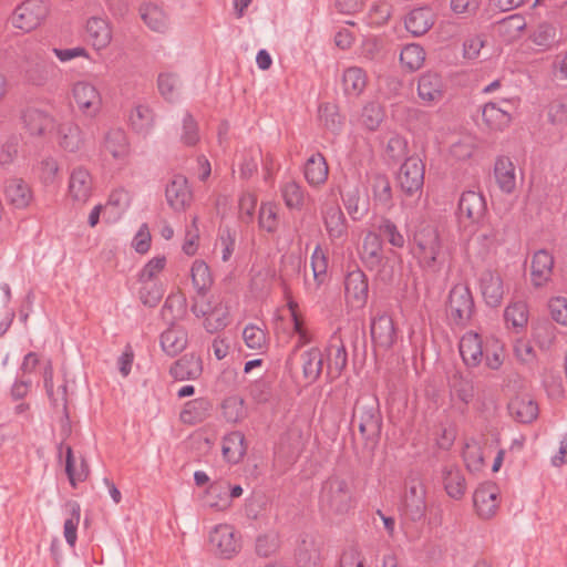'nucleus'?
Listing matches in <instances>:
<instances>
[{
    "label": "nucleus",
    "mask_w": 567,
    "mask_h": 567,
    "mask_svg": "<svg viewBox=\"0 0 567 567\" xmlns=\"http://www.w3.org/2000/svg\"><path fill=\"white\" fill-rule=\"evenodd\" d=\"M355 476L352 473L334 471L322 483L319 492V507L333 516H347L354 511L358 498L354 495Z\"/></svg>",
    "instance_id": "f257e3e1"
},
{
    "label": "nucleus",
    "mask_w": 567,
    "mask_h": 567,
    "mask_svg": "<svg viewBox=\"0 0 567 567\" xmlns=\"http://www.w3.org/2000/svg\"><path fill=\"white\" fill-rule=\"evenodd\" d=\"M458 350L467 368H477L483 362L489 370H499L506 357L504 342L495 336H486L475 331L464 333L458 342Z\"/></svg>",
    "instance_id": "f03ea898"
},
{
    "label": "nucleus",
    "mask_w": 567,
    "mask_h": 567,
    "mask_svg": "<svg viewBox=\"0 0 567 567\" xmlns=\"http://www.w3.org/2000/svg\"><path fill=\"white\" fill-rule=\"evenodd\" d=\"M193 313L203 318L204 328L214 333L223 330L229 322V307L221 293H199L192 306Z\"/></svg>",
    "instance_id": "7ed1b4c3"
},
{
    "label": "nucleus",
    "mask_w": 567,
    "mask_h": 567,
    "mask_svg": "<svg viewBox=\"0 0 567 567\" xmlns=\"http://www.w3.org/2000/svg\"><path fill=\"white\" fill-rule=\"evenodd\" d=\"M413 254L419 265L426 270L437 271L442 266V243L435 227L426 225L414 234Z\"/></svg>",
    "instance_id": "20e7f679"
},
{
    "label": "nucleus",
    "mask_w": 567,
    "mask_h": 567,
    "mask_svg": "<svg viewBox=\"0 0 567 567\" xmlns=\"http://www.w3.org/2000/svg\"><path fill=\"white\" fill-rule=\"evenodd\" d=\"M446 317L457 327H465L475 313V303L472 291L467 284H455L447 297Z\"/></svg>",
    "instance_id": "39448f33"
},
{
    "label": "nucleus",
    "mask_w": 567,
    "mask_h": 567,
    "mask_svg": "<svg viewBox=\"0 0 567 567\" xmlns=\"http://www.w3.org/2000/svg\"><path fill=\"white\" fill-rule=\"evenodd\" d=\"M359 432L367 442L377 443L381 435L382 416L378 403L369 398L359 399L353 411Z\"/></svg>",
    "instance_id": "423d86ee"
},
{
    "label": "nucleus",
    "mask_w": 567,
    "mask_h": 567,
    "mask_svg": "<svg viewBox=\"0 0 567 567\" xmlns=\"http://www.w3.org/2000/svg\"><path fill=\"white\" fill-rule=\"evenodd\" d=\"M71 103L82 115L95 117L102 110L103 99L94 84L78 81L71 89Z\"/></svg>",
    "instance_id": "0eeeda50"
},
{
    "label": "nucleus",
    "mask_w": 567,
    "mask_h": 567,
    "mask_svg": "<svg viewBox=\"0 0 567 567\" xmlns=\"http://www.w3.org/2000/svg\"><path fill=\"white\" fill-rule=\"evenodd\" d=\"M101 154L104 162L124 167L128 164L131 145L126 133L121 128L110 130L103 140Z\"/></svg>",
    "instance_id": "6e6552de"
},
{
    "label": "nucleus",
    "mask_w": 567,
    "mask_h": 567,
    "mask_svg": "<svg viewBox=\"0 0 567 567\" xmlns=\"http://www.w3.org/2000/svg\"><path fill=\"white\" fill-rule=\"evenodd\" d=\"M49 14V7L42 0H25L12 14L14 28L30 32L40 27Z\"/></svg>",
    "instance_id": "1a4fd4ad"
},
{
    "label": "nucleus",
    "mask_w": 567,
    "mask_h": 567,
    "mask_svg": "<svg viewBox=\"0 0 567 567\" xmlns=\"http://www.w3.org/2000/svg\"><path fill=\"white\" fill-rule=\"evenodd\" d=\"M209 543L221 558H233L241 549V536L230 524H219L209 535Z\"/></svg>",
    "instance_id": "9d476101"
},
{
    "label": "nucleus",
    "mask_w": 567,
    "mask_h": 567,
    "mask_svg": "<svg viewBox=\"0 0 567 567\" xmlns=\"http://www.w3.org/2000/svg\"><path fill=\"white\" fill-rule=\"evenodd\" d=\"M425 165L417 157H409L401 165L398 175L399 185L406 195L421 193L424 185Z\"/></svg>",
    "instance_id": "9b49d317"
},
{
    "label": "nucleus",
    "mask_w": 567,
    "mask_h": 567,
    "mask_svg": "<svg viewBox=\"0 0 567 567\" xmlns=\"http://www.w3.org/2000/svg\"><path fill=\"white\" fill-rule=\"evenodd\" d=\"M287 307L293 323V332L298 337L297 342L286 361L287 370L292 371L295 368L296 359L298 357V350L312 342L315 336L312 331L307 327L303 315L299 309V305L293 299H289Z\"/></svg>",
    "instance_id": "f8f14e48"
},
{
    "label": "nucleus",
    "mask_w": 567,
    "mask_h": 567,
    "mask_svg": "<svg viewBox=\"0 0 567 567\" xmlns=\"http://www.w3.org/2000/svg\"><path fill=\"white\" fill-rule=\"evenodd\" d=\"M473 503L481 518H492L497 513L501 504L498 486L492 482L482 483L474 492Z\"/></svg>",
    "instance_id": "ddd939ff"
},
{
    "label": "nucleus",
    "mask_w": 567,
    "mask_h": 567,
    "mask_svg": "<svg viewBox=\"0 0 567 567\" xmlns=\"http://www.w3.org/2000/svg\"><path fill=\"white\" fill-rule=\"evenodd\" d=\"M326 362L327 375L331 380L338 379L348 363V352L340 336L333 334L324 349L323 363Z\"/></svg>",
    "instance_id": "4468645a"
},
{
    "label": "nucleus",
    "mask_w": 567,
    "mask_h": 567,
    "mask_svg": "<svg viewBox=\"0 0 567 567\" xmlns=\"http://www.w3.org/2000/svg\"><path fill=\"white\" fill-rule=\"evenodd\" d=\"M94 184L90 172L84 167L72 169L68 185V197L76 204L84 205L93 194Z\"/></svg>",
    "instance_id": "2eb2a0df"
},
{
    "label": "nucleus",
    "mask_w": 567,
    "mask_h": 567,
    "mask_svg": "<svg viewBox=\"0 0 567 567\" xmlns=\"http://www.w3.org/2000/svg\"><path fill=\"white\" fill-rule=\"evenodd\" d=\"M59 457H64V470L72 487L87 480L90 467L86 461L80 456L75 457L71 445L61 443L58 447Z\"/></svg>",
    "instance_id": "dca6fc26"
},
{
    "label": "nucleus",
    "mask_w": 567,
    "mask_h": 567,
    "mask_svg": "<svg viewBox=\"0 0 567 567\" xmlns=\"http://www.w3.org/2000/svg\"><path fill=\"white\" fill-rule=\"evenodd\" d=\"M299 365L306 382L312 383L317 381L323 370V352L317 347H312L303 352L298 350L295 368L289 372L295 373Z\"/></svg>",
    "instance_id": "f3484780"
},
{
    "label": "nucleus",
    "mask_w": 567,
    "mask_h": 567,
    "mask_svg": "<svg viewBox=\"0 0 567 567\" xmlns=\"http://www.w3.org/2000/svg\"><path fill=\"white\" fill-rule=\"evenodd\" d=\"M3 194L7 203L16 209L28 208L34 198L31 186L20 177L7 179Z\"/></svg>",
    "instance_id": "a211bd4d"
},
{
    "label": "nucleus",
    "mask_w": 567,
    "mask_h": 567,
    "mask_svg": "<svg viewBox=\"0 0 567 567\" xmlns=\"http://www.w3.org/2000/svg\"><path fill=\"white\" fill-rule=\"evenodd\" d=\"M322 218L329 238L344 241L348 237L347 218L337 203L326 204L322 210Z\"/></svg>",
    "instance_id": "6ab92c4d"
},
{
    "label": "nucleus",
    "mask_w": 567,
    "mask_h": 567,
    "mask_svg": "<svg viewBox=\"0 0 567 567\" xmlns=\"http://www.w3.org/2000/svg\"><path fill=\"white\" fill-rule=\"evenodd\" d=\"M347 302L353 308H362L368 300L369 285L367 276L361 270L347 275L344 281Z\"/></svg>",
    "instance_id": "aec40b11"
},
{
    "label": "nucleus",
    "mask_w": 567,
    "mask_h": 567,
    "mask_svg": "<svg viewBox=\"0 0 567 567\" xmlns=\"http://www.w3.org/2000/svg\"><path fill=\"white\" fill-rule=\"evenodd\" d=\"M486 203L484 197L473 190L464 192L458 202V216L462 221L476 224L484 217Z\"/></svg>",
    "instance_id": "412c9836"
},
{
    "label": "nucleus",
    "mask_w": 567,
    "mask_h": 567,
    "mask_svg": "<svg viewBox=\"0 0 567 567\" xmlns=\"http://www.w3.org/2000/svg\"><path fill=\"white\" fill-rule=\"evenodd\" d=\"M24 130L32 136H44L53 128V117L37 107L28 106L21 112Z\"/></svg>",
    "instance_id": "4be33fe9"
},
{
    "label": "nucleus",
    "mask_w": 567,
    "mask_h": 567,
    "mask_svg": "<svg viewBox=\"0 0 567 567\" xmlns=\"http://www.w3.org/2000/svg\"><path fill=\"white\" fill-rule=\"evenodd\" d=\"M165 195L167 203L175 210H185L193 202L192 189L183 175L174 176L166 187Z\"/></svg>",
    "instance_id": "5701e85b"
},
{
    "label": "nucleus",
    "mask_w": 567,
    "mask_h": 567,
    "mask_svg": "<svg viewBox=\"0 0 567 567\" xmlns=\"http://www.w3.org/2000/svg\"><path fill=\"white\" fill-rule=\"evenodd\" d=\"M302 173L310 187L320 188L329 177V165L326 157L319 152L313 153L303 164Z\"/></svg>",
    "instance_id": "b1692460"
},
{
    "label": "nucleus",
    "mask_w": 567,
    "mask_h": 567,
    "mask_svg": "<svg viewBox=\"0 0 567 567\" xmlns=\"http://www.w3.org/2000/svg\"><path fill=\"white\" fill-rule=\"evenodd\" d=\"M371 338L375 346L389 349L396 340V331L392 317L388 313L377 316L371 323Z\"/></svg>",
    "instance_id": "393cba45"
},
{
    "label": "nucleus",
    "mask_w": 567,
    "mask_h": 567,
    "mask_svg": "<svg viewBox=\"0 0 567 567\" xmlns=\"http://www.w3.org/2000/svg\"><path fill=\"white\" fill-rule=\"evenodd\" d=\"M86 40L97 51L110 45L113 32L109 21L93 17L86 22Z\"/></svg>",
    "instance_id": "a878e982"
},
{
    "label": "nucleus",
    "mask_w": 567,
    "mask_h": 567,
    "mask_svg": "<svg viewBox=\"0 0 567 567\" xmlns=\"http://www.w3.org/2000/svg\"><path fill=\"white\" fill-rule=\"evenodd\" d=\"M554 264V257L547 250L540 249L533 255L530 279L535 287H543L550 280Z\"/></svg>",
    "instance_id": "bb28decb"
},
{
    "label": "nucleus",
    "mask_w": 567,
    "mask_h": 567,
    "mask_svg": "<svg viewBox=\"0 0 567 567\" xmlns=\"http://www.w3.org/2000/svg\"><path fill=\"white\" fill-rule=\"evenodd\" d=\"M511 416L523 424L534 422L539 414L538 404L527 394L514 396L508 403Z\"/></svg>",
    "instance_id": "cd10ccee"
},
{
    "label": "nucleus",
    "mask_w": 567,
    "mask_h": 567,
    "mask_svg": "<svg viewBox=\"0 0 567 567\" xmlns=\"http://www.w3.org/2000/svg\"><path fill=\"white\" fill-rule=\"evenodd\" d=\"M480 288L485 302L492 307L501 305L504 298L503 278L497 271L487 270L483 272Z\"/></svg>",
    "instance_id": "c85d7f7f"
},
{
    "label": "nucleus",
    "mask_w": 567,
    "mask_h": 567,
    "mask_svg": "<svg viewBox=\"0 0 567 567\" xmlns=\"http://www.w3.org/2000/svg\"><path fill=\"white\" fill-rule=\"evenodd\" d=\"M169 373L176 381L196 380L203 373L202 359L194 353L185 354L173 363Z\"/></svg>",
    "instance_id": "c756f323"
},
{
    "label": "nucleus",
    "mask_w": 567,
    "mask_h": 567,
    "mask_svg": "<svg viewBox=\"0 0 567 567\" xmlns=\"http://www.w3.org/2000/svg\"><path fill=\"white\" fill-rule=\"evenodd\" d=\"M296 559L299 567H321L324 559L323 544L312 537L302 539L297 548Z\"/></svg>",
    "instance_id": "7c9ffc66"
},
{
    "label": "nucleus",
    "mask_w": 567,
    "mask_h": 567,
    "mask_svg": "<svg viewBox=\"0 0 567 567\" xmlns=\"http://www.w3.org/2000/svg\"><path fill=\"white\" fill-rule=\"evenodd\" d=\"M506 328L520 333L526 330L529 320V308L526 301L512 300L504 310Z\"/></svg>",
    "instance_id": "2f4dec72"
},
{
    "label": "nucleus",
    "mask_w": 567,
    "mask_h": 567,
    "mask_svg": "<svg viewBox=\"0 0 567 567\" xmlns=\"http://www.w3.org/2000/svg\"><path fill=\"white\" fill-rule=\"evenodd\" d=\"M210 409L212 404L206 398L187 401L179 413V421L186 425H196L208 417Z\"/></svg>",
    "instance_id": "473e14b6"
},
{
    "label": "nucleus",
    "mask_w": 567,
    "mask_h": 567,
    "mask_svg": "<svg viewBox=\"0 0 567 567\" xmlns=\"http://www.w3.org/2000/svg\"><path fill=\"white\" fill-rule=\"evenodd\" d=\"M221 452L224 458L231 464L239 463L247 452V443L244 433L234 431L223 439Z\"/></svg>",
    "instance_id": "72a5a7b5"
},
{
    "label": "nucleus",
    "mask_w": 567,
    "mask_h": 567,
    "mask_svg": "<svg viewBox=\"0 0 567 567\" xmlns=\"http://www.w3.org/2000/svg\"><path fill=\"white\" fill-rule=\"evenodd\" d=\"M359 252L361 260L367 267L370 269L379 268L383 259L380 237L377 234L369 231L363 238Z\"/></svg>",
    "instance_id": "f704fd0d"
},
{
    "label": "nucleus",
    "mask_w": 567,
    "mask_h": 567,
    "mask_svg": "<svg viewBox=\"0 0 567 567\" xmlns=\"http://www.w3.org/2000/svg\"><path fill=\"white\" fill-rule=\"evenodd\" d=\"M405 28L414 37L425 34L434 23V14L429 8H417L405 17Z\"/></svg>",
    "instance_id": "c9c22d12"
},
{
    "label": "nucleus",
    "mask_w": 567,
    "mask_h": 567,
    "mask_svg": "<svg viewBox=\"0 0 567 567\" xmlns=\"http://www.w3.org/2000/svg\"><path fill=\"white\" fill-rule=\"evenodd\" d=\"M494 175L496 183L498 184L499 188L511 194L516 188V174H515V166L513 162L505 156H501L496 159L495 166H494Z\"/></svg>",
    "instance_id": "e433bc0d"
},
{
    "label": "nucleus",
    "mask_w": 567,
    "mask_h": 567,
    "mask_svg": "<svg viewBox=\"0 0 567 567\" xmlns=\"http://www.w3.org/2000/svg\"><path fill=\"white\" fill-rule=\"evenodd\" d=\"M368 85V75L359 66H349L342 74V87L347 95L359 96Z\"/></svg>",
    "instance_id": "4c0bfd02"
},
{
    "label": "nucleus",
    "mask_w": 567,
    "mask_h": 567,
    "mask_svg": "<svg viewBox=\"0 0 567 567\" xmlns=\"http://www.w3.org/2000/svg\"><path fill=\"white\" fill-rule=\"evenodd\" d=\"M526 25L523 16L512 14L498 22L497 33L504 42L512 43L523 37Z\"/></svg>",
    "instance_id": "58836bf2"
},
{
    "label": "nucleus",
    "mask_w": 567,
    "mask_h": 567,
    "mask_svg": "<svg viewBox=\"0 0 567 567\" xmlns=\"http://www.w3.org/2000/svg\"><path fill=\"white\" fill-rule=\"evenodd\" d=\"M163 350L169 355H176L187 346V332L181 327H171L161 336Z\"/></svg>",
    "instance_id": "ea45409f"
},
{
    "label": "nucleus",
    "mask_w": 567,
    "mask_h": 567,
    "mask_svg": "<svg viewBox=\"0 0 567 567\" xmlns=\"http://www.w3.org/2000/svg\"><path fill=\"white\" fill-rule=\"evenodd\" d=\"M425 59V50L416 43L406 44L400 53L401 68L406 72L420 70L424 65Z\"/></svg>",
    "instance_id": "a19ab883"
},
{
    "label": "nucleus",
    "mask_w": 567,
    "mask_h": 567,
    "mask_svg": "<svg viewBox=\"0 0 567 567\" xmlns=\"http://www.w3.org/2000/svg\"><path fill=\"white\" fill-rule=\"evenodd\" d=\"M417 93L422 101L434 102L442 96V81L437 74L425 73L419 79Z\"/></svg>",
    "instance_id": "79ce46f5"
},
{
    "label": "nucleus",
    "mask_w": 567,
    "mask_h": 567,
    "mask_svg": "<svg viewBox=\"0 0 567 567\" xmlns=\"http://www.w3.org/2000/svg\"><path fill=\"white\" fill-rule=\"evenodd\" d=\"M483 121L493 131H502L506 128L511 121V114L497 106L495 103H487L483 107Z\"/></svg>",
    "instance_id": "37998d69"
},
{
    "label": "nucleus",
    "mask_w": 567,
    "mask_h": 567,
    "mask_svg": "<svg viewBox=\"0 0 567 567\" xmlns=\"http://www.w3.org/2000/svg\"><path fill=\"white\" fill-rule=\"evenodd\" d=\"M229 483L225 481H215L206 489L208 505L218 511H225L230 506V497L228 496Z\"/></svg>",
    "instance_id": "c03bdc74"
},
{
    "label": "nucleus",
    "mask_w": 567,
    "mask_h": 567,
    "mask_svg": "<svg viewBox=\"0 0 567 567\" xmlns=\"http://www.w3.org/2000/svg\"><path fill=\"white\" fill-rule=\"evenodd\" d=\"M371 189L374 204L383 208L392 206V188L389 178L383 174H375L372 177Z\"/></svg>",
    "instance_id": "a18cd8bd"
},
{
    "label": "nucleus",
    "mask_w": 567,
    "mask_h": 567,
    "mask_svg": "<svg viewBox=\"0 0 567 567\" xmlns=\"http://www.w3.org/2000/svg\"><path fill=\"white\" fill-rule=\"evenodd\" d=\"M443 484L446 493L455 499L461 498L466 489L465 478L462 472L455 467H445L443 472Z\"/></svg>",
    "instance_id": "49530a36"
},
{
    "label": "nucleus",
    "mask_w": 567,
    "mask_h": 567,
    "mask_svg": "<svg viewBox=\"0 0 567 567\" xmlns=\"http://www.w3.org/2000/svg\"><path fill=\"white\" fill-rule=\"evenodd\" d=\"M58 142L66 151L74 152L79 150L82 138L81 130L74 123H62L58 128Z\"/></svg>",
    "instance_id": "de8ad7c7"
},
{
    "label": "nucleus",
    "mask_w": 567,
    "mask_h": 567,
    "mask_svg": "<svg viewBox=\"0 0 567 567\" xmlns=\"http://www.w3.org/2000/svg\"><path fill=\"white\" fill-rule=\"evenodd\" d=\"M243 338L245 344L255 351L260 353L265 352L269 346V337L266 329L255 326L248 324L245 327L243 331Z\"/></svg>",
    "instance_id": "09e8293b"
},
{
    "label": "nucleus",
    "mask_w": 567,
    "mask_h": 567,
    "mask_svg": "<svg viewBox=\"0 0 567 567\" xmlns=\"http://www.w3.org/2000/svg\"><path fill=\"white\" fill-rule=\"evenodd\" d=\"M190 277L197 295L207 293L206 291L213 285V276L209 266L202 259H196L190 269Z\"/></svg>",
    "instance_id": "8fccbe9b"
},
{
    "label": "nucleus",
    "mask_w": 567,
    "mask_h": 567,
    "mask_svg": "<svg viewBox=\"0 0 567 567\" xmlns=\"http://www.w3.org/2000/svg\"><path fill=\"white\" fill-rule=\"evenodd\" d=\"M221 415L229 423H238L246 416L244 399L238 395L226 398L221 403Z\"/></svg>",
    "instance_id": "3c124183"
},
{
    "label": "nucleus",
    "mask_w": 567,
    "mask_h": 567,
    "mask_svg": "<svg viewBox=\"0 0 567 567\" xmlns=\"http://www.w3.org/2000/svg\"><path fill=\"white\" fill-rule=\"evenodd\" d=\"M260 229L275 233L279 227L278 206L272 202L261 203L258 216Z\"/></svg>",
    "instance_id": "603ef678"
},
{
    "label": "nucleus",
    "mask_w": 567,
    "mask_h": 567,
    "mask_svg": "<svg viewBox=\"0 0 567 567\" xmlns=\"http://www.w3.org/2000/svg\"><path fill=\"white\" fill-rule=\"evenodd\" d=\"M138 282L141 285L138 290V297L143 305L148 307L157 306L164 295L162 285H159L157 281L152 280H144Z\"/></svg>",
    "instance_id": "864d4df0"
},
{
    "label": "nucleus",
    "mask_w": 567,
    "mask_h": 567,
    "mask_svg": "<svg viewBox=\"0 0 567 567\" xmlns=\"http://www.w3.org/2000/svg\"><path fill=\"white\" fill-rule=\"evenodd\" d=\"M281 195L285 205L290 209H300L305 204V190L295 181H289L284 184Z\"/></svg>",
    "instance_id": "5fc2aeb1"
},
{
    "label": "nucleus",
    "mask_w": 567,
    "mask_h": 567,
    "mask_svg": "<svg viewBox=\"0 0 567 567\" xmlns=\"http://www.w3.org/2000/svg\"><path fill=\"white\" fill-rule=\"evenodd\" d=\"M60 167L58 161L51 156L42 158L37 167V177L43 185H52L59 177Z\"/></svg>",
    "instance_id": "6e6d98bb"
},
{
    "label": "nucleus",
    "mask_w": 567,
    "mask_h": 567,
    "mask_svg": "<svg viewBox=\"0 0 567 567\" xmlns=\"http://www.w3.org/2000/svg\"><path fill=\"white\" fill-rule=\"evenodd\" d=\"M128 121L135 131H146L153 125L154 114L147 105L138 104L131 111Z\"/></svg>",
    "instance_id": "4d7b16f0"
},
{
    "label": "nucleus",
    "mask_w": 567,
    "mask_h": 567,
    "mask_svg": "<svg viewBox=\"0 0 567 567\" xmlns=\"http://www.w3.org/2000/svg\"><path fill=\"white\" fill-rule=\"evenodd\" d=\"M143 21L154 31H162L166 25V19L163 10L152 3L143 4L140 8Z\"/></svg>",
    "instance_id": "13d9d810"
},
{
    "label": "nucleus",
    "mask_w": 567,
    "mask_h": 567,
    "mask_svg": "<svg viewBox=\"0 0 567 567\" xmlns=\"http://www.w3.org/2000/svg\"><path fill=\"white\" fill-rule=\"evenodd\" d=\"M556 38V29L553 24L543 22L530 34L532 42L542 48V50H548L553 47Z\"/></svg>",
    "instance_id": "bf43d9fd"
},
{
    "label": "nucleus",
    "mask_w": 567,
    "mask_h": 567,
    "mask_svg": "<svg viewBox=\"0 0 567 567\" xmlns=\"http://www.w3.org/2000/svg\"><path fill=\"white\" fill-rule=\"evenodd\" d=\"M70 506V517L65 519L64 527H63V534L65 537L66 543L74 547L78 539V527L81 519V508L78 503H71Z\"/></svg>",
    "instance_id": "052dcab7"
},
{
    "label": "nucleus",
    "mask_w": 567,
    "mask_h": 567,
    "mask_svg": "<svg viewBox=\"0 0 567 567\" xmlns=\"http://www.w3.org/2000/svg\"><path fill=\"white\" fill-rule=\"evenodd\" d=\"M328 256L321 246H317L311 256V267L313 271V278L318 285H322L328 279Z\"/></svg>",
    "instance_id": "680f3d73"
},
{
    "label": "nucleus",
    "mask_w": 567,
    "mask_h": 567,
    "mask_svg": "<svg viewBox=\"0 0 567 567\" xmlns=\"http://www.w3.org/2000/svg\"><path fill=\"white\" fill-rule=\"evenodd\" d=\"M475 151V142L471 136H464L450 148V157L454 162H465L470 159Z\"/></svg>",
    "instance_id": "e2e57ef3"
},
{
    "label": "nucleus",
    "mask_w": 567,
    "mask_h": 567,
    "mask_svg": "<svg viewBox=\"0 0 567 567\" xmlns=\"http://www.w3.org/2000/svg\"><path fill=\"white\" fill-rule=\"evenodd\" d=\"M167 265L165 256H156L148 260L141 269L137 276V281L152 280L157 281V277L164 271Z\"/></svg>",
    "instance_id": "0e129e2a"
},
{
    "label": "nucleus",
    "mask_w": 567,
    "mask_h": 567,
    "mask_svg": "<svg viewBox=\"0 0 567 567\" xmlns=\"http://www.w3.org/2000/svg\"><path fill=\"white\" fill-rule=\"evenodd\" d=\"M257 203H258V197L252 192H245L240 195L239 200H238V208H239V219L243 223L249 224L254 220Z\"/></svg>",
    "instance_id": "69168bd1"
},
{
    "label": "nucleus",
    "mask_w": 567,
    "mask_h": 567,
    "mask_svg": "<svg viewBox=\"0 0 567 567\" xmlns=\"http://www.w3.org/2000/svg\"><path fill=\"white\" fill-rule=\"evenodd\" d=\"M181 140L186 146H195L200 140L198 123L190 113L183 118Z\"/></svg>",
    "instance_id": "338daca9"
},
{
    "label": "nucleus",
    "mask_w": 567,
    "mask_h": 567,
    "mask_svg": "<svg viewBox=\"0 0 567 567\" xmlns=\"http://www.w3.org/2000/svg\"><path fill=\"white\" fill-rule=\"evenodd\" d=\"M383 110L377 103H368L361 114L362 125L369 131H375L383 121Z\"/></svg>",
    "instance_id": "774afa93"
}]
</instances>
